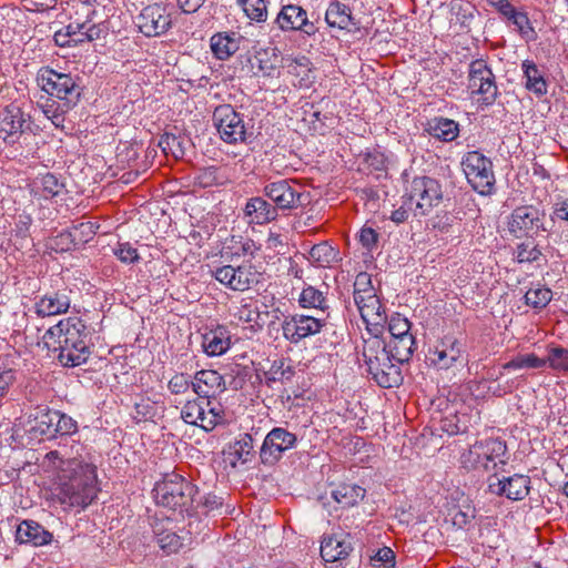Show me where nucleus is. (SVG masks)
<instances>
[{"mask_svg": "<svg viewBox=\"0 0 568 568\" xmlns=\"http://www.w3.org/2000/svg\"><path fill=\"white\" fill-rule=\"evenodd\" d=\"M43 344L63 367L80 366L91 356V335L85 322L78 316L51 326L43 335Z\"/></svg>", "mask_w": 568, "mask_h": 568, "instance_id": "1", "label": "nucleus"}, {"mask_svg": "<svg viewBox=\"0 0 568 568\" xmlns=\"http://www.w3.org/2000/svg\"><path fill=\"white\" fill-rule=\"evenodd\" d=\"M57 499L64 508H85L99 491L95 466L84 460L59 474Z\"/></svg>", "mask_w": 568, "mask_h": 568, "instance_id": "2", "label": "nucleus"}, {"mask_svg": "<svg viewBox=\"0 0 568 568\" xmlns=\"http://www.w3.org/2000/svg\"><path fill=\"white\" fill-rule=\"evenodd\" d=\"M159 506L178 511L181 515L193 516L197 487L182 475L172 471L164 474L152 490Z\"/></svg>", "mask_w": 568, "mask_h": 568, "instance_id": "3", "label": "nucleus"}, {"mask_svg": "<svg viewBox=\"0 0 568 568\" xmlns=\"http://www.w3.org/2000/svg\"><path fill=\"white\" fill-rule=\"evenodd\" d=\"M79 79L70 73H62L50 67L39 69L36 81L38 87L51 98L63 101V105L75 106L82 94V88L78 83Z\"/></svg>", "mask_w": 568, "mask_h": 568, "instance_id": "4", "label": "nucleus"}, {"mask_svg": "<svg viewBox=\"0 0 568 568\" xmlns=\"http://www.w3.org/2000/svg\"><path fill=\"white\" fill-rule=\"evenodd\" d=\"M507 445L499 438H486L471 445L463 455V463L474 469L498 475L507 464Z\"/></svg>", "mask_w": 568, "mask_h": 568, "instance_id": "5", "label": "nucleus"}, {"mask_svg": "<svg viewBox=\"0 0 568 568\" xmlns=\"http://www.w3.org/2000/svg\"><path fill=\"white\" fill-rule=\"evenodd\" d=\"M408 204H413L415 216H426L443 201V190L438 180L422 175L415 176L406 187Z\"/></svg>", "mask_w": 568, "mask_h": 568, "instance_id": "6", "label": "nucleus"}, {"mask_svg": "<svg viewBox=\"0 0 568 568\" xmlns=\"http://www.w3.org/2000/svg\"><path fill=\"white\" fill-rule=\"evenodd\" d=\"M468 183L480 195H491L495 192V174L493 162L478 151L467 152L462 161Z\"/></svg>", "mask_w": 568, "mask_h": 568, "instance_id": "7", "label": "nucleus"}, {"mask_svg": "<svg viewBox=\"0 0 568 568\" xmlns=\"http://www.w3.org/2000/svg\"><path fill=\"white\" fill-rule=\"evenodd\" d=\"M213 122L220 138L229 144L246 142L252 133L247 132V125L243 114L231 104H220L213 111Z\"/></svg>", "mask_w": 568, "mask_h": 568, "instance_id": "8", "label": "nucleus"}, {"mask_svg": "<svg viewBox=\"0 0 568 568\" xmlns=\"http://www.w3.org/2000/svg\"><path fill=\"white\" fill-rule=\"evenodd\" d=\"M546 213L535 205H521L513 210L507 227L516 239L534 240L539 232H548L545 225Z\"/></svg>", "mask_w": 568, "mask_h": 568, "instance_id": "9", "label": "nucleus"}, {"mask_svg": "<svg viewBox=\"0 0 568 568\" xmlns=\"http://www.w3.org/2000/svg\"><path fill=\"white\" fill-rule=\"evenodd\" d=\"M468 89L471 97L479 95L478 102L484 105H491L498 97L496 78L484 59L470 62L468 69Z\"/></svg>", "mask_w": 568, "mask_h": 568, "instance_id": "10", "label": "nucleus"}, {"mask_svg": "<svg viewBox=\"0 0 568 568\" xmlns=\"http://www.w3.org/2000/svg\"><path fill=\"white\" fill-rule=\"evenodd\" d=\"M302 187L292 180H278L268 182L263 187V193L278 210L292 211L303 207L310 203V193L303 192Z\"/></svg>", "mask_w": 568, "mask_h": 568, "instance_id": "11", "label": "nucleus"}, {"mask_svg": "<svg viewBox=\"0 0 568 568\" xmlns=\"http://www.w3.org/2000/svg\"><path fill=\"white\" fill-rule=\"evenodd\" d=\"M307 11L298 4H285L276 16L275 24L284 32H300L314 37L318 28V19L312 20Z\"/></svg>", "mask_w": 568, "mask_h": 568, "instance_id": "12", "label": "nucleus"}, {"mask_svg": "<svg viewBox=\"0 0 568 568\" xmlns=\"http://www.w3.org/2000/svg\"><path fill=\"white\" fill-rule=\"evenodd\" d=\"M54 418L55 409L48 405H38L19 418L18 426H21L32 440L52 439Z\"/></svg>", "mask_w": 568, "mask_h": 568, "instance_id": "13", "label": "nucleus"}, {"mask_svg": "<svg viewBox=\"0 0 568 568\" xmlns=\"http://www.w3.org/2000/svg\"><path fill=\"white\" fill-rule=\"evenodd\" d=\"M297 445V437L294 433L283 427H274L264 438L260 449L261 463L265 466L275 465L286 450Z\"/></svg>", "mask_w": 568, "mask_h": 568, "instance_id": "14", "label": "nucleus"}, {"mask_svg": "<svg viewBox=\"0 0 568 568\" xmlns=\"http://www.w3.org/2000/svg\"><path fill=\"white\" fill-rule=\"evenodd\" d=\"M171 9L162 3H152L136 17V26L145 37L164 34L172 26Z\"/></svg>", "mask_w": 568, "mask_h": 568, "instance_id": "15", "label": "nucleus"}, {"mask_svg": "<svg viewBox=\"0 0 568 568\" xmlns=\"http://www.w3.org/2000/svg\"><path fill=\"white\" fill-rule=\"evenodd\" d=\"M212 274L221 284L240 292L246 291L252 285L257 284L260 276L255 267L251 264H243L237 267L224 265L216 267Z\"/></svg>", "mask_w": 568, "mask_h": 568, "instance_id": "16", "label": "nucleus"}, {"mask_svg": "<svg viewBox=\"0 0 568 568\" xmlns=\"http://www.w3.org/2000/svg\"><path fill=\"white\" fill-rule=\"evenodd\" d=\"M488 491L496 496H505L510 500H523L530 491L529 476L515 474L510 477L499 478L490 474L487 478Z\"/></svg>", "mask_w": 568, "mask_h": 568, "instance_id": "17", "label": "nucleus"}, {"mask_svg": "<svg viewBox=\"0 0 568 568\" xmlns=\"http://www.w3.org/2000/svg\"><path fill=\"white\" fill-rule=\"evenodd\" d=\"M325 325L324 320L306 315L285 317L282 323L283 336L291 343L297 344L303 338L320 333Z\"/></svg>", "mask_w": 568, "mask_h": 568, "instance_id": "18", "label": "nucleus"}, {"mask_svg": "<svg viewBox=\"0 0 568 568\" xmlns=\"http://www.w3.org/2000/svg\"><path fill=\"white\" fill-rule=\"evenodd\" d=\"M465 343L452 335H446L430 351L432 363L440 369H448L463 359Z\"/></svg>", "mask_w": 568, "mask_h": 568, "instance_id": "19", "label": "nucleus"}, {"mask_svg": "<svg viewBox=\"0 0 568 568\" xmlns=\"http://www.w3.org/2000/svg\"><path fill=\"white\" fill-rule=\"evenodd\" d=\"M0 133H6L3 140L16 143L21 134L30 130L31 116L17 103H10L2 111Z\"/></svg>", "mask_w": 568, "mask_h": 568, "instance_id": "20", "label": "nucleus"}, {"mask_svg": "<svg viewBox=\"0 0 568 568\" xmlns=\"http://www.w3.org/2000/svg\"><path fill=\"white\" fill-rule=\"evenodd\" d=\"M355 304L367 329L371 333H381L387 323V314L376 292L364 295Z\"/></svg>", "mask_w": 568, "mask_h": 568, "instance_id": "21", "label": "nucleus"}, {"mask_svg": "<svg viewBox=\"0 0 568 568\" xmlns=\"http://www.w3.org/2000/svg\"><path fill=\"white\" fill-rule=\"evenodd\" d=\"M70 293L68 287L45 292L36 302V313L41 317L67 313L71 305Z\"/></svg>", "mask_w": 568, "mask_h": 568, "instance_id": "22", "label": "nucleus"}, {"mask_svg": "<svg viewBox=\"0 0 568 568\" xmlns=\"http://www.w3.org/2000/svg\"><path fill=\"white\" fill-rule=\"evenodd\" d=\"M156 544L165 555L176 554L183 547L184 538L180 536L172 519L156 518L152 524Z\"/></svg>", "mask_w": 568, "mask_h": 568, "instance_id": "23", "label": "nucleus"}, {"mask_svg": "<svg viewBox=\"0 0 568 568\" xmlns=\"http://www.w3.org/2000/svg\"><path fill=\"white\" fill-rule=\"evenodd\" d=\"M192 389L201 398H212L223 393L226 385L223 376L216 371L202 369L195 373Z\"/></svg>", "mask_w": 568, "mask_h": 568, "instance_id": "24", "label": "nucleus"}, {"mask_svg": "<svg viewBox=\"0 0 568 568\" xmlns=\"http://www.w3.org/2000/svg\"><path fill=\"white\" fill-rule=\"evenodd\" d=\"M378 334L373 333L371 337L363 341L362 356L368 375L377 371L381 363L392 356L386 342Z\"/></svg>", "mask_w": 568, "mask_h": 568, "instance_id": "25", "label": "nucleus"}, {"mask_svg": "<svg viewBox=\"0 0 568 568\" xmlns=\"http://www.w3.org/2000/svg\"><path fill=\"white\" fill-rule=\"evenodd\" d=\"M325 21L332 28L348 32L359 29V21L353 17L351 8L338 0L329 3L325 13Z\"/></svg>", "mask_w": 568, "mask_h": 568, "instance_id": "26", "label": "nucleus"}, {"mask_svg": "<svg viewBox=\"0 0 568 568\" xmlns=\"http://www.w3.org/2000/svg\"><path fill=\"white\" fill-rule=\"evenodd\" d=\"M244 217L248 224L264 225L278 216L273 204L261 196L251 197L244 206Z\"/></svg>", "mask_w": 568, "mask_h": 568, "instance_id": "27", "label": "nucleus"}, {"mask_svg": "<svg viewBox=\"0 0 568 568\" xmlns=\"http://www.w3.org/2000/svg\"><path fill=\"white\" fill-rule=\"evenodd\" d=\"M72 445L68 448V443L60 444L61 449L51 450L45 455V459L53 466L60 468V473H64L67 468H72L75 463L82 462L83 445L72 440Z\"/></svg>", "mask_w": 568, "mask_h": 568, "instance_id": "28", "label": "nucleus"}, {"mask_svg": "<svg viewBox=\"0 0 568 568\" xmlns=\"http://www.w3.org/2000/svg\"><path fill=\"white\" fill-rule=\"evenodd\" d=\"M525 89L541 98L548 92V82L545 72L534 61L524 60L521 63Z\"/></svg>", "mask_w": 568, "mask_h": 568, "instance_id": "29", "label": "nucleus"}, {"mask_svg": "<svg viewBox=\"0 0 568 568\" xmlns=\"http://www.w3.org/2000/svg\"><path fill=\"white\" fill-rule=\"evenodd\" d=\"M389 356L387 361L381 363L377 371H374L369 376L382 388L398 387L403 382L400 365Z\"/></svg>", "mask_w": 568, "mask_h": 568, "instance_id": "30", "label": "nucleus"}, {"mask_svg": "<svg viewBox=\"0 0 568 568\" xmlns=\"http://www.w3.org/2000/svg\"><path fill=\"white\" fill-rule=\"evenodd\" d=\"M17 538L20 542H30L33 546H43L52 540V534L33 520L22 521L17 529Z\"/></svg>", "mask_w": 568, "mask_h": 568, "instance_id": "31", "label": "nucleus"}, {"mask_svg": "<svg viewBox=\"0 0 568 568\" xmlns=\"http://www.w3.org/2000/svg\"><path fill=\"white\" fill-rule=\"evenodd\" d=\"M231 345L230 332L224 326H217L203 335L202 346L209 356L224 354Z\"/></svg>", "mask_w": 568, "mask_h": 568, "instance_id": "32", "label": "nucleus"}, {"mask_svg": "<svg viewBox=\"0 0 568 568\" xmlns=\"http://www.w3.org/2000/svg\"><path fill=\"white\" fill-rule=\"evenodd\" d=\"M365 488L353 483H339L332 490V498L343 508H351L364 499Z\"/></svg>", "mask_w": 568, "mask_h": 568, "instance_id": "33", "label": "nucleus"}, {"mask_svg": "<svg viewBox=\"0 0 568 568\" xmlns=\"http://www.w3.org/2000/svg\"><path fill=\"white\" fill-rule=\"evenodd\" d=\"M210 47L216 59L226 60L240 49V37L235 33L217 32L211 37Z\"/></svg>", "mask_w": 568, "mask_h": 568, "instance_id": "34", "label": "nucleus"}, {"mask_svg": "<svg viewBox=\"0 0 568 568\" xmlns=\"http://www.w3.org/2000/svg\"><path fill=\"white\" fill-rule=\"evenodd\" d=\"M425 131L439 141L452 142L459 134V124L454 120L439 116L429 120Z\"/></svg>", "mask_w": 568, "mask_h": 568, "instance_id": "35", "label": "nucleus"}, {"mask_svg": "<svg viewBox=\"0 0 568 568\" xmlns=\"http://www.w3.org/2000/svg\"><path fill=\"white\" fill-rule=\"evenodd\" d=\"M504 9L501 16L516 27V30L527 42L537 39V33L525 11L517 10L513 4L509 7L504 6Z\"/></svg>", "mask_w": 568, "mask_h": 568, "instance_id": "36", "label": "nucleus"}, {"mask_svg": "<svg viewBox=\"0 0 568 568\" xmlns=\"http://www.w3.org/2000/svg\"><path fill=\"white\" fill-rule=\"evenodd\" d=\"M352 546L345 540H339L336 536L324 538L321 545V557L326 562L344 560L352 551Z\"/></svg>", "mask_w": 568, "mask_h": 568, "instance_id": "37", "label": "nucleus"}, {"mask_svg": "<svg viewBox=\"0 0 568 568\" xmlns=\"http://www.w3.org/2000/svg\"><path fill=\"white\" fill-rule=\"evenodd\" d=\"M39 108L42 110L43 114L51 120L52 124L55 128H63V123L65 120V113H68L74 106H65L63 105V101L58 100L55 98H51L48 95H42L38 101Z\"/></svg>", "mask_w": 568, "mask_h": 568, "instance_id": "38", "label": "nucleus"}, {"mask_svg": "<svg viewBox=\"0 0 568 568\" xmlns=\"http://www.w3.org/2000/svg\"><path fill=\"white\" fill-rule=\"evenodd\" d=\"M392 357L398 364L408 363L416 349V341L412 335H404L398 338H392L387 344Z\"/></svg>", "mask_w": 568, "mask_h": 568, "instance_id": "39", "label": "nucleus"}, {"mask_svg": "<svg viewBox=\"0 0 568 568\" xmlns=\"http://www.w3.org/2000/svg\"><path fill=\"white\" fill-rule=\"evenodd\" d=\"M308 254L310 260L317 267H329L341 260L338 250L327 242L313 245Z\"/></svg>", "mask_w": 568, "mask_h": 568, "instance_id": "40", "label": "nucleus"}, {"mask_svg": "<svg viewBox=\"0 0 568 568\" xmlns=\"http://www.w3.org/2000/svg\"><path fill=\"white\" fill-rule=\"evenodd\" d=\"M36 192L45 200H52L64 193L65 185L53 173H47L34 183Z\"/></svg>", "mask_w": 568, "mask_h": 568, "instance_id": "41", "label": "nucleus"}, {"mask_svg": "<svg viewBox=\"0 0 568 568\" xmlns=\"http://www.w3.org/2000/svg\"><path fill=\"white\" fill-rule=\"evenodd\" d=\"M204 415L201 422L199 423V427L204 429L205 432L213 430L217 425L224 423V408L217 402H212L211 398H204Z\"/></svg>", "mask_w": 568, "mask_h": 568, "instance_id": "42", "label": "nucleus"}, {"mask_svg": "<svg viewBox=\"0 0 568 568\" xmlns=\"http://www.w3.org/2000/svg\"><path fill=\"white\" fill-rule=\"evenodd\" d=\"M79 426L77 420L61 410H55L52 428V433L54 434H52V439L61 438V440L68 443L71 436L77 434Z\"/></svg>", "mask_w": 568, "mask_h": 568, "instance_id": "43", "label": "nucleus"}, {"mask_svg": "<svg viewBox=\"0 0 568 568\" xmlns=\"http://www.w3.org/2000/svg\"><path fill=\"white\" fill-rule=\"evenodd\" d=\"M544 257L542 251L534 241H524L516 245L514 258L517 263H538Z\"/></svg>", "mask_w": 568, "mask_h": 568, "instance_id": "44", "label": "nucleus"}, {"mask_svg": "<svg viewBox=\"0 0 568 568\" xmlns=\"http://www.w3.org/2000/svg\"><path fill=\"white\" fill-rule=\"evenodd\" d=\"M230 454L234 455L236 460L245 464L251 462L255 457L254 450V438L251 434H243L239 439L230 446Z\"/></svg>", "mask_w": 568, "mask_h": 568, "instance_id": "45", "label": "nucleus"}, {"mask_svg": "<svg viewBox=\"0 0 568 568\" xmlns=\"http://www.w3.org/2000/svg\"><path fill=\"white\" fill-rule=\"evenodd\" d=\"M295 375L292 365L286 364L284 359L274 361L267 372L264 373L265 384L270 387L272 383L291 381Z\"/></svg>", "mask_w": 568, "mask_h": 568, "instance_id": "46", "label": "nucleus"}, {"mask_svg": "<svg viewBox=\"0 0 568 568\" xmlns=\"http://www.w3.org/2000/svg\"><path fill=\"white\" fill-rule=\"evenodd\" d=\"M298 302L302 307H313L321 311L328 308L324 293L311 285L303 288Z\"/></svg>", "mask_w": 568, "mask_h": 568, "instance_id": "47", "label": "nucleus"}, {"mask_svg": "<svg viewBox=\"0 0 568 568\" xmlns=\"http://www.w3.org/2000/svg\"><path fill=\"white\" fill-rule=\"evenodd\" d=\"M547 364V361L538 357L534 353L518 354L509 362L503 365L504 369H524V368H541Z\"/></svg>", "mask_w": 568, "mask_h": 568, "instance_id": "48", "label": "nucleus"}, {"mask_svg": "<svg viewBox=\"0 0 568 568\" xmlns=\"http://www.w3.org/2000/svg\"><path fill=\"white\" fill-rule=\"evenodd\" d=\"M260 315L261 313L257 301L253 298H243L235 313L239 321L247 323L251 326H254L255 324L258 325Z\"/></svg>", "mask_w": 568, "mask_h": 568, "instance_id": "49", "label": "nucleus"}, {"mask_svg": "<svg viewBox=\"0 0 568 568\" xmlns=\"http://www.w3.org/2000/svg\"><path fill=\"white\" fill-rule=\"evenodd\" d=\"M552 298V292L550 288L545 286H538L537 288H530L525 294V303L535 308H545Z\"/></svg>", "mask_w": 568, "mask_h": 568, "instance_id": "50", "label": "nucleus"}, {"mask_svg": "<svg viewBox=\"0 0 568 568\" xmlns=\"http://www.w3.org/2000/svg\"><path fill=\"white\" fill-rule=\"evenodd\" d=\"M245 14L256 22L267 19V0H237Z\"/></svg>", "mask_w": 568, "mask_h": 568, "instance_id": "51", "label": "nucleus"}, {"mask_svg": "<svg viewBox=\"0 0 568 568\" xmlns=\"http://www.w3.org/2000/svg\"><path fill=\"white\" fill-rule=\"evenodd\" d=\"M204 415L203 402L197 399L187 400L181 409V418L190 425L199 426Z\"/></svg>", "mask_w": 568, "mask_h": 568, "instance_id": "52", "label": "nucleus"}, {"mask_svg": "<svg viewBox=\"0 0 568 568\" xmlns=\"http://www.w3.org/2000/svg\"><path fill=\"white\" fill-rule=\"evenodd\" d=\"M159 146L166 155L172 154L175 159L183 158L185 154L183 140L172 133H164L159 141Z\"/></svg>", "mask_w": 568, "mask_h": 568, "instance_id": "53", "label": "nucleus"}, {"mask_svg": "<svg viewBox=\"0 0 568 568\" xmlns=\"http://www.w3.org/2000/svg\"><path fill=\"white\" fill-rule=\"evenodd\" d=\"M554 371L568 373V348L554 346L545 359Z\"/></svg>", "mask_w": 568, "mask_h": 568, "instance_id": "54", "label": "nucleus"}, {"mask_svg": "<svg viewBox=\"0 0 568 568\" xmlns=\"http://www.w3.org/2000/svg\"><path fill=\"white\" fill-rule=\"evenodd\" d=\"M156 415V405L150 398H141L134 404L132 418L136 423L146 422Z\"/></svg>", "mask_w": 568, "mask_h": 568, "instance_id": "55", "label": "nucleus"}, {"mask_svg": "<svg viewBox=\"0 0 568 568\" xmlns=\"http://www.w3.org/2000/svg\"><path fill=\"white\" fill-rule=\"evenodd\" d=\"M353 286L354 302H358V300L364 297V295L373 294V292H376L372 284V277L366 272H361L357 274Z\"/></svg>", "mask_w": 568, "mask_h": 568, "instance_id": "56", "label": "nucleus"}, {"mask_svg": "<svg viewBox=\"0 0 568 568\" xmlns=\"http://www.w3.org/2000/svg\"><path fill=\"white\" fill-rule=\"evenodd\" d=\"M388 331L392 338H398L404 335H412L410 322L400 314H394L388 321Z\"/></svg>", "mask_w": 568, "mask_h": 568, "instance_id": "57", "label": "nucleus"}, {"mask_svg": "<svg viewBox=\"0 0 568 568\" xmlns=\"http://www.w3.org/2000/svg\"><path fill=\"white\" fill-rule=\"evenodd\" d=\"M193 379L184 373L174 374L168 383V389L173 395H184L192 387Z\"/></svg>", "mask_w": 568, "mask_h": 568, "instance_id": "58", "label": "nucleus"}, {"mask_svg": "<svg viewBox=\"0 0 568 568\" xmlns=\"http://www.w3.org/2000/svg\"><path fill=\"white\" fill-rule=\"evenodd\" d=\"M113 254L122 262V263H135L140 260V255L138 250L134 248L129 242L118 243V245L113 248Z\"/></svg>", "mask_w": 568, "mask_h": 568, "instance_id": "59", "label": "nucleus"}, {"mask_svg": "<svg viewBox=\"0 0 568 568\" xmlns=\"http://www.w3.org/2000/svg\"><path fill=\"white\" fill-rule=\"evenodd\" d=\"M84 32L83 37L81 39H78V42H91L101 38H104L108 33V28L104 23H93L91 24L90 21H84Z\"/></svg>", "mask_w": 568, "mask_h": 568, "instance_id": "60", "label": "nucleus"}, {"mask_svg": "<svg viewBox=\"0 0 568 568\" xmlns=\"http://www.w3.org/2000/svg\"><path fill=\"white\" fill-rule=\"evenodd\" d=\"M220 506H222L221 499L212 494L203 496L200 499L195 498L193 516L199 513V509H201L202 514L207 515L211 510Z\"/></svg>", "mask_w": 568, "mask_h": 568, "instance_id": "61", "label": "nucleus"}, {"mask_svg": "<svg viewBox=\"0 0 568 568\" xmlns=\"http://www.w3.org/2000/svg\"><path fill=\"white\" fill-rule=\"evenodd\" d=\"M364 162L373 171H385L386 170V158L383 152L373 150L367 152L364 156Z\"/></svg>", "mask_w": 568, "mask_h": 568, "instance_id": "62", "label": "nucleus"}, {"mask_svg": "<svg viewBox=\"0 0 568 568\" xmlns=\"http://www.w3.org/2000/svg\"><path fill=\"white\" fill-rule=\"evenodd\" d=\"M378 237V233L372 227L364 226L359 231V242L368 251L377 246Z\"/></svg>", "mask_w": 568, "mask_h": 568, "instance_id": "63", "label": "nucleus"}, {"mask_svg": "<svg viewBox=\"0 0 568 568\" xmlns=\"http://www.w3.org/2000/svg\"><path fill=\"white\" fill-rule=\"evenodd\" d=\"M372 560L383 564L386 568H394L395 552L389 547H383L377 550Z\"/></svg>", "mask_w": 568, "mask_h": 568, "instance_id": "64", "label": "nucleus"}]
</instances>
